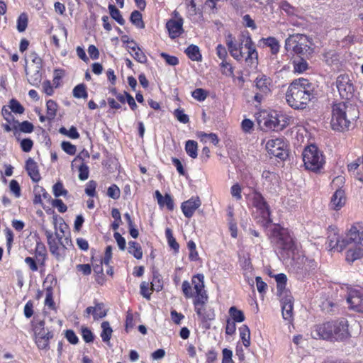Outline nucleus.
Here are the masks:
<instances>
[{"label": "nucleus", "mask_w": 363, "mask_h": 363, "mask_svg": "<svg viewBox=\"0 0 363 363\" xmlns=\"http://www.w3.org/2000/svg\"><path fill=\"white\" fill-rule=\"evenodd\" d=\"M81 334L85 342L90 343L94 341V335L91 330L89 329L87 327H82Z\"/></svg>", "instance_id": "52"}, {"label": "nucleus", "mask_w": 363, "mask_h": 363, "mask_svg": "<svg viewBox=\"0 0 363 363\" xmlns=\"http://www.w3.org/2000/svg\"><path fill=\"white\" fill-rule=\"evenodd\" d=\"M50 252L58 261H62L65 257V245H58L55 247H50Z\"/></svg>", "instance_id": "38"}, {"label": "nucleus", "mask_w": 363, "mask_h": 363, "mask_svg": "<svg viewBox=\"0 0 363 363\" xmlns=\"http://www.w3.org/2000/svg\"><path fill=\"white\" fill-rule=\"evenodd\" d=\"M262 178L264 180V183L267 182L269 184H273L274 182L277 180V174L274 172H270L269 170L263 171L262 174Z\"/></svg>", "instance_id": "57"}, {"label": "nucleus", "mask_w": 363, "mask_h": 363, "mask_svg": "<svg viewBox=\"0 0 363 363\" xmlns=\"http://www.w3.org/2000/svg\"><path fill=\"white\" fill-rule=\"evenodd\" d=\"M46 108H47V118L48 120L52 121L53 120L57 114V103L50 99L46 102Z\"/></svg>", "instance_id": "39"}, {"label": "nucleus", "mask_w": 363, "mask_h": 363, "mask_svg": "<svg viewBox=\"0 0 363 363\" xmlns=\"http://www.w3.org/2000/svg\"><path fill=\"white\" fill-rule=\"evenodd\" d=\"M252 203L262 218L263 222L267 224L272 222L270 207L260 192L255 191L252 193Z\"/></svg>", "instance_id": "9"}, {"label": "nucleus", "mask_w": 363, "mask_h": 363, "mask_svg": "<svg viewBox=\"0 0 363 363\" xmlns=\"http://www.w3.org/2000/svg\"><path fill=\"white\" fill-rule=\"evenodd\" d=\"M359 117L357 107L344 101L333 106L331 126L333 130L343 131L348 129L352 121Z\"/></svg>", "instance_id": "4"}, {"label": "nucleus", "mask_w": 363, "mask_h": 363, "mask_svg": "<svg viewBox=\"0 0 363 363\" xmlns=\"http://www.w3.org/2000/svg\"><path fill=\"white\" fill-rule=\"evenodd\" d=\"M94 306H89L86 308L84 315L89 318L90 315H92L94 320L106 317L108 310L105 308L104 303L94 300Z\"/></svg>", "instance_id": "15"}, {"label": "nucleus", "mask_w": 363, "mask_h": 363, "mask_svg": "<svg viewBox=\"0 0 363 363\" xmlns=\"http://www.w3.org/2000/svg\"><path fill=\"white\" fill-rule=\"evenodd\" d=\"M42 67L38 66H30L28 69L26 67V73L28 77L29 83L36 87L40 86V84L42 80V72H41Z\"/></svg>", "instance_id": "20"}, {"label": "nucleus", "mask_w": 363, "mask_h": 363, "mask_svg": "<svg viewBox=\"0 0 363 363\" xmlns=\"http://www.w3.org/2000/svg\"><path fill=\"white\" fill-rule=\"evenodd\" d=\"M108 10L112 18L117 21L121 26L125 24V20L121 14V11L113 4L108 5Z\"/></svg>", "instance_id": "44"}, {"label": "nucleus", "mask_w": 363, "mask_h": 363, "mask_svg": "<svg viewBox=\"0 0 363 363\" xmlns=\"http://www.w3.org/2000/svg\"><path fill=\"white\" fill-rule=\"evenodd\" d=\"M336 87L340 96L345 99H350L353 96L354 86L348 75L342 74L336 79Z\"/></svg>", "instance_id": "12"}, {"label": "nucleus", "mask_w": 363, "mask_h": 363, "mask_svg": "<svg viewBox=\"0 0 363 363\" xmlns=\"http://www.w3.org/2000/svg\"><path fill=\"white\" fill-rule=\"evenodd\" d=\"M51 204L54 208H57L60 213H65L67 210V206L63 203L61 199H52Z\"/></svg>", "instance_id": "64"}, {"label": "nucleus", "mask_w": 363, "mask_h": 363, "mask_svg": "<svg viewBox=\"0 0 363 363\" xmlns=\"http://www.w3.org/2000/svg\"><path fill=\"white\" fill-rule=\"evenodd\" d=\"M255 87L257 92L254 96V100L259 104H261L264 96L270 92L272 80L267 76L262 74L257 77L255 80Z\"/></svg>", "instance_id": "11"}, {"label": "nucleus", "mask_w": 363, "mask_h": 363, "mask_svg": "<svg viewBox=\"0 0 363 363\" xmlns=\"http://www.w3.org/2000/svg\"><path fill=\"white\" fill-rule=\"evenodd\" d=\"M238 43L241 50L243 47L247 50V55L244 57L247 65L251 68H256L258 65V53L248 31L242 32L240 35Z\"/></svg>", "instance_id": "6"}, {"label": "nucleus", "mask_w": 363, "mask_h": 363, "mask_svg": "<svg viewBox=\"0 0 363 363\" xmlns=\"http://www.w3.org/2000/svg\"><path fill=\"white\" fill-rule=\"evenodd\" d=\"M201 202L199 197H191L184 201L181 205V209L185 217L190 218L197 208L200 207Z\"/></svg>", "instance_id": "19"}, {"label": "nucleus", "mask_w": 363, "mask_h": 363, "mask_svg": "<svg viewBox=\"0 0 363 363\" xmlns=\"http://www.w3.org/2000/svg\"><path fill=\"white\" fill-rule=\"evenodd\" d=\"M302 155L306 168L313 172L319 170L325 163L322 152L315 145H311L306 147Z\"/></svg>", "instance_id": "7"}, {"label": "nucleus", "mask_w": 363, "mask_h": 363, "mask_svg": "<svg viewBox=\"0 0 363 363\" xmlns=\"http://www.w3.org/2000/svg\"><path fill=\"white\" fill-rule=\"evenodd\" d=\"M130 22L138 28H144L145 23L143 21L142 14L138 11H133L130 17Z\"/></svg>", "instance_id": "42"}, {"label": "nucleus", "mask_w": 363, "mask_h": 363, "mask_svg": "<svg viewBox=\"0 0 363 363\" xmlns=\"http://www.w3.org/2000/svg\"><path fill=\"white\" fill-rule=\"evenodd\" d=\"M182 288V292L184 294V296L186 298L194 297V295L192 292L191 286L188 281L185 280L183 281Z\"/></svg>", "instance_id": "61"}, {"label": "nucleus", "mask_w": 363, "mask_h": 363, "mask_svg": "<svg viewBox=\"0 0 363 363\" xmlns=\"http://www.w3.org/2000/svg\"><path fill=\"white\" fill-rule=\"evenodd\" d=\"M33 327L35 337L48 336V335H47V331L48 330H45V320H44L36 319L33 323Z\"/></svg>", "instance_id": "33"}, {"label": "nucleus", "mask_w": 363, "mask_h": 363, "mask_svg": "<svg viewBox=\"0 0 363 363\" xmlns=\"http://www.w3.org/2000/svg\"><path fill=\"white\" fill-rule=\"evenodd\" d=\"M184 52L188 57L192 61L200 62L202 60V55L200 52L199 48L195 45H190L186 48Z\"/></svg>", "instance_id": "29"}, {"label": "nucleus", "mask_w": 363, "mask_h": 363, "mask_svg": "<svg viewBox=\"0 0 363 363\" xmlns=\"http://www.w3.org/2000/svg\"><path fill=\"white\" fill-rule=\"evenodd\" d=\"M13 129L15 130H19L21 132L25 133H30L33 131L34 126L28 121H25L21 123L18 121H16L13 125Z\"/></svg>", "instance_id": "31"}, {"label": "nucleus", "mask_w": 363, "mask_h": 363, "mask_svg": "<svg viewBox=\"0 0 363 363\" xmlns=\"http://www.w3.org/2000/svg\"><path fill=\"white\" fill-rule=\"evenodd\" d=\"M165 236L169 246L172 249H173L176 252H178L179 249V245L177 242L176 239L174 238L172 230L169 228H166Z\"/></svg>", "instance_id": "43"}, {"label": "nucleus", "mask_w": 363, "mask_h": 363, "mask_svg": "<svg viewBox=\"0 0 363 363\" xmlns=\"http://www.w3.org/2000/svg\"><path fill=\"white\" fill-rule=\"evenodd\" d=\"M330 250L341 252L347 249L346 260L350 262L363 257V230L360 224L351 226L345 236L340 238L335 231H330L327 240Z\"/></svg>", "instance_id": "2"}, {"label": "nucleus", "mask_w": 363, "mask_h": 363, "mask_svg": "<svg viewBox=\"0 0 363 363\" xmlns=\"http://www.w3.org/2000/svg\"><path fill=\"white\" fill-rule=\"evenodd\" d=\"M333 323L327 322L322 325H315L311 330V336L314 339L332 340Z\"/></svg>", "instance_id": "13"}, {"label": "nucleus", "mask_w": 363, "mask_h": 363, "mask_svg": "<svg viewBox=\"0 0 363 363\" xmlns=\"http://www.w3.org/2000/svg\"><path fill=\"white\" fill-rule=\"evenodd\" d=\"M362 291L360 290H350L347 297V301L350 304L351 308L359 311L361 306V297Z\"/></svg>", "instance_id": "22"}, {"label": "nucleus", "mask_w": 363, "mask_h": 363, "mask_svg": "<svg viewBox=\"0 0 363 363\" xmlns=\"http://www.w3.org/2000/svg\"><path fill=\"white\" fill-rule=\"evenodd\" d=\"M199 318L202 323H206L215 319L216 314L213 308L206 304L194 308Z\"/></svg>", "instance_id": "21"}, {"label": "nucleus", "mask_w": 363, "mask_h": 363, "mask_svg": "<svg viewBox=\"0 0 363 363\" xmlns=\"http://www.w3.org/2000/svg\"><path fill=\"white\" fill-rule=\"evenodd\" d=\"M48 336L35 337V342L39 350H48L50 349V340L53 337L52 331L48 330Z\"/></svg>", "instance_id": "28"}, {"label": "nucleus", "mask_w": 363, "mask_h": 363, "mask_svg": "<svg viewBox=\"0 0 363 363\" xmlns=\"http://www.w3.org/2000/svg\"><path fill=\"white\" fill-rule=\"evenodd\" d=\"M225 43L230 55L237 61H241L244 59V52L239 49V44L235 40V37L231 33L225 36Z\"/></svg>", "instance_id": "16"}, {"label": "nucleus", "mask_w": 363, "mask_h": 363, "mask_svg": "<svg viewBox=\"0 0 363 363\" xmlns=\"http://www.w3.org/2000/svg\"><path fill=\"white\" fill-rule=\"evenodd\" d=\"M160 277V274L157 272L153 274V279L152 281L151 282V286L152 289L156 291H161L163 287L162 281Z\"/></svg>", "instance_id": "51"}, {"label": "nucleus", "mask_w": 363, "mask_h": 363, "mask_svg": "<svg viewBox=\"0 0 363 363\" xmlns=\"http://www.w3.org/2000/svg\"><path fill=\"white\" fill-rule=\"evenodd\" d=\"M89 167L86 164L82 163L79 167V179L82 181H84L89 178Z\"/></svg>", "instance_id": "59"}, {"label": "nucleus", "mask_w": 363, "mask_h": 363, "mask_svg": "<svg viewBox=\"0 0 363 363\" xmlns=\"http://www.w3.org/2000/svg\"><path fill=\"white\" fill-rule=\"evenodd\" d=\"M239 330L243 345L245 347H248L250 345V331L249 328L246 325H243L240 328Z\"/></svg>", "instance_id": "40"}, {"label": "nucleus", "mask_w": 363, "mask_h": 363, "mask_svg": "<svg viewBox=\"0 0 363 363\" xmlns=\"http://www.w3.org/2000/svg\"><path fill=\"white\" fill-rule=\"evenodd\" d=\"M133 58L140 63H145L147 61V58L144 52L139 48L131 54Z\"/></svg>", "instance_id": "62"}, {"label": "nucleus", "mask_w": 363, "mask_h": 363, "mask_svg": "<svg viewBox=\"0 0 363 363\" xmlns=\"http://www.w3.org/2000/svg\"><path fill=\"white\" fill-rule=\"evenodd\" d=\"M45 235L47 238L48 245L49 247V249L52 247H55L57 245H60V243L57 240L56 238L53 236V233L51 230L45 229Z\"/></svg>", "instance_id": "56"}, {"label": "nucleus", "mask_w": 363, "mask_h": 363, "mask_svg": "<svg viewBox=\"0 0 363 363\" xmlns=\"http://www.w3.org/2000/svg\"><path fill=\"white\" fill-rule=\"evenodd\" d=\"M62 149L68 155H74L77 152V147L69 142L64 141L61 144Z\"/></svg>", "instance_id": "58"}, {"label": "nucleus", "mask_w": 363, "mask_h": 363, "mask_svg": "<svg viewBox=\"0 0 363 363\" xmlns=\"http://www.w3.org/2000/svg\"><path fill=\"white\" fill-rule=\"evenodd\" d=\"M287 145L283 138L270 139L266 143V149L268 153L281 160L288 157Z\"/></svg>", "instance_id": "10"}, {"label": "nucleus", "mask_w": 363, "mask_h": 363, "mask_svg": "<svg viewBox=\"0 0 363 363\" xmlns=\"http://www.w3.org/2000/svg\"><path fill=\"white\" fill-rule=\"evenodd\" d=\"M28 26V16L26 13H21L17 20V29L19 32H23Z\"/></svg>", "instance_id": "50"}, {"label": "nucleus", "mask_w": 363, "mask_h": 363, "mask_svg": "<svg viewBox=\"0 0 363 363\" xmlns=\"http://www.w3.org/2000/svg\"><path fill=\"white\" fill-rule=\"evenodd\" d=\"M345 191L339 189L335 191L330 201V206L334 210L340 209L345 203Z\"/></svg>", "instance_id": "25"}, {"label": "nucleus", "mask_w": 363, "mask_h": 363, "mask_svg": "<svg viewBox=\"0 0 363 363\" xmlns=\"http://www.w3.org/2000/svg\"><path fill=\"white\" fill-rule=\"evenodd\" d=\"M101 327L102 331L100 335L102 339V341L105 343L108 344L112 335L113 330L108 321H104L101 323Z\"/></svg>", "instance_id": "35"}, {"label": "nucleus", "mask_w": 363, "mask_h": 363, "mask_svg": "<svg viewBox=\"0 0 363 363\" xmlns=\"http://www.w3.org/2000/svg\"><path fill=\"white\" fill-rule=\"evenodd\" d=\"M313 43L306 35L296 33L290 35L285 40V49L292 52L296 57H311L313 52Z\"/></svg>", "instance_id": "5"}, {"label": "nucleus", "mask_w": 363, "mask_h": 363, "mask_svg": "<svg viewBox=\"0 0 363 363\" xmlns=\"http://www.w3.org/2000/svg\"><path fill=\"white\" fill-rule=\"evenodd\" d=\"M140 294H142V296L144 298L149 300L150 298V296H151V291H153L152 289V288L151 289L149 288V285L147 282L143 281L140 284Z\"/></svg>", "instance_id": "63"}, {"label": "nucleus", "mask_w": 363, "mask_h": 363, "mask_svg": "<svg viewBox=\"0 0 363 363\" xmlns=\"http://www.w3.org/2000/svg\"><path fill=\"white\" fill-rule=\"evenodd\" d=\"M311 57H296L292 61L294 72L295 73H303L309 68L307 60Z\"/></svg>", "instance_id": "27"}, {"label": "nucleus", "mask_w": 363, "mask_h": 363, "mask_svg": "<svg viewBox=\"0 0 363 363\" xmlns=\"http://www.w3.org/2000/svg\"><path fill=\"white\" fill-rule=\"evenodd\" d=\"M185 150L187 155L193 159L198 156V146L195 140H189L186 142Z\"/></svg>", "instance_id": "37"}, {"label": "nucleus", "mask_w": 363, "mask_h": 363, "mask_svg": "<svg viewBox=\"0 0 363 363\" xmlns=\"http://www.w3.org/2000/svg\"><path fill=\"white\" fill-rule=\"evenodd\" d=\"M194 289L195 290V296L193 300L194 308L203 306L207 303L208 296L206 291L204 290V276L202 274L194 275L191 279Z\"/></svg>", "instance_id": "8"}, {"label": "nucleus", "mask_w": 363, "mask_h": 363, "mask_svg": "<svg viewBox=\"0 0 363 363\" xmlns=\"http://www.w3.org/2000/svg\"><path fill=\"white\" fill-rule=\"evenodd\" d=\"M26 169L33 182H38L40 180L41 177L38 164L32 158L27 160L26 162Z\"/></svg>", "instance_id": "24"}, {"label": "nucleus", "mask_w": 363, "mask_h": 363, "mask_svg": "<svg viewBox=\"0 0 363 363\" xmlns=\"http://www.w3.org/2000/svg\"><path fill=\"white\" fill-rule=\"evenodd\" d=\"M229 314L232 318V320L241 323L245 320V315L242 311L238 309L235 306H232L229 309Z\"/></svg>", "instance_id": "45"}, {"label": "nucleus", "mask_w": 363, "mask_h": 363, "mask_svg": "<svg viewBox=\"0 0 363 363\" xmlns=\"http://www.w3.org/2000/svg\"><path fill=\"white\" fill-rule=\"evenodd\" d=\"M280 8L289 16L296 15L297 9L286 1L281 2Z\"/></svg>", "instance_id": "55"}, {"label": "nucleus", "mask_w": 363, "mask_h": 363, "mask_svg": "<svg viewBox=\"0 0 363 363\" xmlns=\"http://www.w3.org/2000/svg\"><path fill=\"white\" fill-rule=\"evenodd\" d=\"M73 96L77 99H84L88 97L86 86L84 84L77 85L73 89Z\"/></svg>", "instance_id": "46"}, {"label": "nucleus", "mask_w": 363, "mask_h": 363, "mask_svg": "<svg viewBox=\"0 0 363 363\" xmlns=\"http://www.w3.org/2000/svg\"><path fill=\"white\" fill-rule=\"evenodd\" d=\"M155 196L160 207L166 206L169 211L174 209V201L171 195L166 194L164 196H163L160 191L157 190L155 192Z\"/></svg>", "instance_id": "26"}, {"label": "nucleus", "mask_w": 363, "mask_h": 363, "mask_svg": "<svg viewBox=\"0 0 363 363\" xmlns=\"http://www.w3.org/2000/svg\"><path fill=\"white\" fill-rule=\"evenodd\" d=\"M313 92L314 85L307 79L299 78L294 80L289 85L286 94V100L294 109H303L314 97Z\"/></svg>", "instance_id": "3"}, {"label": "nucleus", "mask_w": 363, "mask_h": 363, "mask_svg": "<svg viewBox=\"0 0 363 363\" xmlns=\"http://www.w3.org/2000/svg\"><path fill=\"white\" fill-rule=\"evenodd\" d=\"M187 247L189 250V259L191 261H196L199 259V254L196 251L195 242L193 240H189L187 242Z\"/></svg>", "instance_id": "48"}, {"label": "nucleus", "mask_w": 363, "mask_h": 363, "mask_svg": "<svg viewBox=\"0 0 363 363\" xmlns=\"http://www.w3.org/2000/svg\"><path fill=\"white\" fill-rule=\"evenodd\" d=\"M191 96L199 101H203L208 96V92L203 89L197 88L191 92Z\"/></svg>", "instance_id": "49"}, {"label": "nucleus", "mask_w": 363, "mask_h": 363, "mask_svg": "<svg viewBox=\"0 0 363 363\" xmlns=\"http://www.w3.org/2000/svg\"><path fill=\"white\" fill-rule=\"evenodd\" d=\"M275 279L277 281V289L278 295L282 296L285 295L286 293H289L286 290H285L287 281L286 276L282 273L279 274L275 277Z\"/></svg>", "instance_id": "30"}, {"label": "nucleus", "mask_w": 363, "mask_h": 363, "mask_svg": "<svg viewBox=\"0 0 363 363\" xmlns=\"http://www.w3.org/2000/svg\"><path fill=\"white\" fill-rule=\"evenodd\" d=\"M277 248L280 258L283 261H289L299 279L305 277L317 268V262L313 259L305 257L286 229L279 232Z\"/></svg>", "instance_id": "1"}, {"label": "nucleus", "mask_w": 363, "mask_h": 363, "mask_svg": "<svg viewBox=\"0 0 363 363\" xmlns=\"http://www.w3.org/2000/svg\"><path fill=\"white\" fill-rule=\"evenodd\" d=\"M264 124L266 128L272 129L274 131L281 130L279 118L278 114L277 113L274 116H271L269 118L266 119Z\"/></svg>", "instance_id": "36"}, {"label": "nucleus", "mask_w": 363, "mask_h": 363, "mask_svg": "<svg viewBox=\"0 0 363 363\" xmlns=\"http://www.w3.org/2000/svg\"><path fill=\"white\" fill-rule=\"evenodd\" d=\"M332 340H342L348 336L347 321L345 319L332 321Z\"/></svg>", "instance_id": "14"}, {"label": "nucleus", "mask_w": 363, "mask_h": 363, "mask_svg": "<svg viewBox=\"0 0 363 363\" xmlns=\"http://www.w3.org/2000/svg\"><path fill=\"white\" fill-rule=\"evenodd\" d=\"M264 45L270 48L271 53L272 55H277L279 51V43L278 40L274 37H269L267 38H263Z\"/></svg>", "instance_id": "41"}, {"label": "nucleus", "mask_w": 363, "mask_h": 363, "mask_svg": "<svg viewBox=\"0 0 363 363\" xmlns=\"http://www.w3.org/2000/svg\"><path fill=\"white\" fill-rule=\"evenodd\" d=\"M96 182L94 180L89 181L85 188V193L90 197H94L96 196Z\"/></svg>", "instance_id": "60"}, {"label": "nucleus", "mask_w": 363, "mask_h": 363, "mask_svg": "<svg viewBox=\"0 0 363 363\" xmlns=\"http://www.w3.org/2000/svg\"><path fill=\"white\" fill-rule=\"evenodd\" d=\"M9 104L11 111L18 114L23 113L25 108L17 100L13 99L10 101Z\"/></svg>", "instance_id": "53"}, {"label": "nucleus", "mask_w": 363, "mask_h": 363, "mask_svg": "<svg viewBox=\"0 0 363 363\" xmlns=\"http://www.w3.org/2000/svg\"><path fill=\"white\" fill-rule=\"evenodd\" d=\"M52 192L56 198L61 196H66L68 194L67 190L64 188L63 184L61 182H57L53 185Z\"/></svg>", "instance_id": "47"}, {"label": "nucleus", "mask_w": 363, "mask_h": 363, "mask_svg": "<svg viewBox=\"0 0 363 363\" xmlns=\"http://www.w3.org/2000/svg\"><path fill=\"white\" fill-rule=\"evenodd\" d=\"M35 255L38 262L41 265H44L46 259V248L43 243L40 242L36 243Z\"/></svg>", "instance_id": "32"}, {"label": "nucleus", "mask_w": 363, "mask_h": 363, "mask_svg": "<svg viewBox=\"0 0 363 363\" xmlns=\"http://www.w3.org/2000/svg\"><path fill=\"white\" fill-rule=\"evenodd\" d=\"M34 193V199L33 202L35 205L40 204L45 209V206L43 203V198L45 200L51 201L52 199L50 195L47 192V191L39 185H36L34 186L33 189Z\"/></svg>", "instance_id": "23"}, {"label": "nucleus", "mask_w": 363, "mask_h": 363, "mask_svg": "<svg viewBox=\"0 0 363 363\" xmlns=\"http://www.w3.org/2000/svg\"><path fill=\"white\" fill-rule=\"evenodd\" d=\"M183 23L184 20L181 16L177 19H170L167 22L166 28L170 38L175 39L183 33Z\"/></svg>", "instance_id": "17"}, {"label": "nucleus", "mask_w": 363, "mask_h": 363, "mask_svg": "<svg viewBox=\"0 0 363 363\" xmlns=\"http://www.w3.org/2000/svg\"><path fill=\"white\" fill-rule=\"evenodd\" d=\"M281 303L282 316L285 320H291L293 316L294 301L289 293L279 296Z\"/></svg>", "instance_id": "18"}, {"label": "nucleus", "mask_w": 363, "mask_h": 363, "mask_svg": "<svg viewBox=\"0 0 363 363\" xmlns=\"http://www.w3.org/2000/svg\"><path fill=\"white\" fill-rule=\"evenodd\" d=\"M107 195L113 199H118L121 196V190L116 184H112L108 188Z\"/></svg>", "instance_id": "54"}, {"label": "nucleus", "mask_w": 363, "mask_h": 363, "mask_svg": "<svg viewBox=\"0 0 363 363\" xmlns=\"http://www.w3.org/2000/svg\"><path fill=\"white\" fill-rule=\"evenodd\" d=\"M128 252L133 255L137 259H140L143 257V250L139 243L135 241L128 242Z\"/></svg>", "instance_id": "34"}]
</instances>
